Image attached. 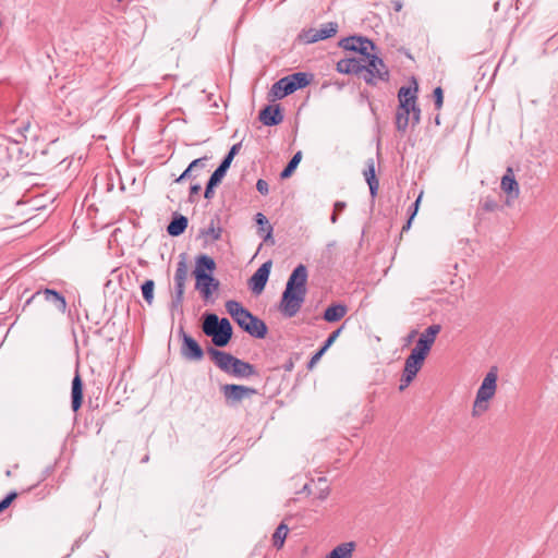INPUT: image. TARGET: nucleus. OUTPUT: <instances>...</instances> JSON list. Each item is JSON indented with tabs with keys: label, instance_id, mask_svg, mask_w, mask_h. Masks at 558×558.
I'll return each instance as SVG.
<instances>
[{
	"label": "nucleus",
	"instance_id": "1",
	"mask_svg": "<svg viewBox=\"0 0 558 558\" xmlns=\"http://www.w3.org/2000/svg\"><path fill=\"white\" fill-rule=\"evenodd\" d=\"M337 71L343 74H355L368 85H376L380 82H388L390 73L383 59L378 56H371L369 60L344 58L337 62Z\"/></svg>",
	"mask_w": 558,
	"mask_h": 558
},
{
	"label": "nucleus",
	"instance_id": "2",
	"mask_svg": "<svg viewBox=\"0 0 558 558\" xmlns=\"http://www.w3.org/2000/svg\"><path fill=\"white\" fill-rule=\"evenodd\" d=\"M307 268L303 264L292 270L279 303V311L284 317H294L300 312L307 293Z\"/></svg>",
	"mask_w": 558,
	"mask_h": 558
},
{
	"label": "nucleus",
	"instance_id": "3",
	"mask_svg": "<svg viewBox=\"0 0 558 558\" xmlns=\"http://www.w3.org/2000/svg\"><path fill=\"white\" fill-rule=\"evenodd\" d=\"M203 332L211 338L215 347H226L233 336V328L228 318H219L215 313H205L202 323Z\"/></svg>",
	"mask_w": 558,
	"mask_h": 558
},
{
	"label": "nucleus",
	"instance_id": "4",
	"mask_svg": "<svg viewBox=\"0 0 558 558\" xmlns=\"http://www.w3.org/2000/svg\"><path fill=\"white\" fill-rule=\"evenodd\" d=\"M314 75L306 72H295L278 80L270 88L276 99H282L298 89L304 88L312 82Z\"/></svg>",
	"mask_w": 558,
	"mask_h": 558
},
{
	"label": "nucleus",
	"instance_id": "5",
	"mask_svg": "<svg viewBox=\"0 0 558 558\" xmlns=\"http://www.w3.org/2000/svg\"><path fill=\"white\" fill-rule=\"evenodd\" d=\"M497 367H492L484 377L473 403L472 415L480 416L488 410V401L495 396L497 389Z\"/></svg>",
	"mask_w": 558,
	"mask_h": 558
},
{
	"label": "nucleus",
	"instance_id": "6",
	"mask_svg": "<svg viewBox=\"0 0 558 558\" xmlns=\"http://www.w3.org/2000/svg\"><path fill=\"white\" fill-rule=\"evenodd\" d=\"M412 84L411 86H401L398 92V99H399V108L400 110H410L412 111V124L416 125L421 121V109L416 104L417 100V92H418V85L414 77H412Z\"/></svg>",
	"mask_w": 558,
	"mask_h": 558
},
{
	"label": "nucleus",
	"instance_id": "7",
	"mask_svg": "<svg viewBox=\"0 0 558 558\" xmlns=\"http://www.w3.org/2000/svg\"><path fill=\"white\" fill-rule=\"evenodd\" d=\"M187 271H189V269H187L185 256L181 255L180 260L177 263V268H175V272H174L175 294L171 301L172 310L181 308V305H182V302L184 299V289H185V281L187 279Z\"/></svg>",
	"mask_w": 558,
	"mask_h": 558
},
{
	"label": "nucleus",
	"instance_id": "8",
	"mask_svg": "<svg viewBox=\"0 0 558 558\" xmlns=\"http://www.w3.org/2000/svg\"><path fill=\"white\" fill-rule=\"evenodd\" d=\"M339 25L337 22H328L320 26V28H308L303 29L299 39L304 44H314L319 40L328 39L333 37L338 32Z\"/></svg>",
	"mask_w": 558,
	"mask_h": 558
},
{
	"label": "nucleus",
	"instance_id": "9",
	"mask_svg": "<svg viewBox=\"0 0 558 558\" xmlns=\"http://www.w3.org/2000/svg\"><path fill=\"white\" fill-rule=\"evenodd\" d=\"M339 47L343 48L344 50L359 52L362 54L365 60H369L371 56H376L375 53H371L368 49L375 50L376 46L375 44L363 36H349L345 38H342L339 41Z\"/></svg>",
	"mask_w": 558,
	"mask_h": 558
},
{
	"label": "nucleus",
	"instance_id": "10",
	"mask_svg": "<svg viewBox=\"0 0 558 558\" xmlns=\"http://www.w3.org/2000/svg\"><path fill=\"white\" fill-rule=\"evenodd\" d=\"M179 336L182 340L180 348L182 357L187 361H201L204 357V350L199 343L192 336L187 335L182 326L179 329Z\"/></svg>",
	"mask_w": 558,
	"mask_h": 558
},
{
	"label": "nucleus",
	"instance_id": "11",
	"mask_svg": "<svg viewBox=\"0 0 558 558\" xmlns=\"http://www.w3.org/2000/svg\"><path fill=\"white\" fill-rule=\"evenodd\" d=\"M228 405L240 403L245 398L257 393V390L243 385L226 384L220 388Z\"/></svg>",
	"mask_w": 558,
	"mask_h": 558
},
{
	"label": "nucleus",
	"instance_id": "12",
	"mask_svg": "<svg viewBox=\"0 0 558 558\" xmlns=\"http://www.w3.org/2000/svg\"><path fill=\"white\" fill-rule=\"evenodd\" d=\"M272 262L269 259L262 264L259 268L248 279V288L254 294H260L268 281Z\"/></svg>",
	"mask_w": 558,
	"mask_h": 558
},
{
	"label": "nucleus",
	"instance_id": "13",
	"mask_svg": "<svg viewBox=\"0 0 558 558\" xmlns=\"http://www.w3.org/2000/svg\"><path fill=\"white\" fill-rule=\"evenodd\" d=\"M440 330V325L434 324L428 326L424 332L421 333L415 343V347L412 350H415L416 352L427 356Z\"/></svg>",
	"mask_w": 558,
	"mask_h": 558
},
{
	"label": "nucleus",
	"instance_id": "14",
	"mask_svg": "<svg viewBox=\"0 0 558 558\" xmlns=\"http://www.w3.org/2000/svg\"><path fill=\"white\" fill-rule=\"evenodd\" d=\"M195 289L199 291L202 298L207 301L211 298L214 291L218 290L219 281L213 276L207 275H195Z\"/></svg>",
	"mask_w": 558,
	"mask_h": 558
},
{
	"label": "nucleus",
	"instance_id": "15",
	"mask_svg": "<svg viewBox=\"0 0 558 558\" xmlns=\"http://www.w3.org/2000/svg\"><path fill=\"white\" fill-rule=\"evenodd\" d=\"M226 310L228 314L234 319V322L243 329V326L248 323L252 317V313L245 308L240 302L235 300H229L226 302Z\"/></svg>",
	"mask_w": 558,
	"mask_h": 558
},
{
	"label": "nucleus",
	"instance_id": "16",
	"mask_svg": "<svg viewBox=\"0 0 558 558\" xmlns=\"http://www.w3.org/2000/svg\"><path fill=\"white\" fill-rule=\"evenodd\" d=\"M207 353L216 364L218 368H220L222 372L230 375L232 366L235 361V356H233L231 353L218 350L216 348H208Z\"/></svg>",
	"mask_w": 558,
	"mask_h": 558
},
{
	"label": "nucleus",
	"instance_id": "17",
	"mask_svg": "<svg viewBox=\"0 0 558 558\" xmlns=\"http://www.w3.org/2000/svg\"><path fill=\"white\" fill-rule=\"evenodd\" d=\"M258 119L266 126H275L283 121V114L280 105H267L258 114Z\"/></svg>",
	"mask_w": 558,
	"mask_h": 558
},
{
	"label": "nucleus",
	"instance_id": "18",
	"mask_svg": "<svg viewBox=\"0 0 558 558\" xmlns=\"http://www.w3.org/2000/svg\"><path fill=\"white\" fill-rule=\"evenodd\" d=\"M363 174H364L365 181L368 184L371 196L373 198L376 197V195L378 193L379 182H378V179H377L376 172H375L374 158H368L366 160V168L363 171Z\"/></svg>",
	"mask_w": 558,
	"mask_h": 558
},
{
	"label": "nucleus",
	"instance_id": "19",
	"mask_svg": "<svg viewBox=\"0 0 558 558\" xmlns=\"http://www.w3.org/2000/svg\"><path fill=\"white\" fill-rule=\"evenodd\" d=\"M500 187L509 197L517 198L519 196V184L511 168H508L505 175L502 177Z\"/></svg>",
	"mask_w": 558,
	"mask_h": 558
},
{
	"label": "nucleus",
	"instance_id": "20",
	"mask_svg": "<svg viewBox=\"0 0 558 558\" xmlns=\"http://www.w3.org/2000/svg\"><path fill=\"white\" fill-rule=\"evenodd\" d=\"M243 330L257 339H264L267 335V325L258 317L252 315L248 323L243 326Z\"/></svg>",
	"mask_w": 558,
	"mask_h": 558
},
{
	"label": "nucleus",
	"instance_id": "21",
	"mask_svg": "<svg viewBox=\"0 0 558 558\" xmlns=\"http://www.w3.org/2000/svg\"><path fill=\"white\" fill-rule=\"evenodd\" d=\"M230 375L236 378H248L257 375V371L253 364L236 357Z\"/></svg>",
	"mask_w": 558,
	"mask_h": 558
},
{
	"label": "nucleus",
	"instance_id": "22",
	"mask_svg": "<svg viewBox=\"0 0 558 558\" xmlns=\"http://www.w3.org/2000/svg\"><path fill=\"white\" fill-rule=\"evenodd\" d=\"M189 219L178 213H174L171 221L167 226V232L171 236H180L187 228Z\"/></svg>",
	"mask_w": 558,
	"mask_h": 558
},
{
	"label": "nucleus",
	"instance_id": "23",
	"mask_svg": "<svg viewBox=\"0 0 558 558\" xmlns=\"http://www.w3.org/2000/svg\"><path fill=\"white\" fill-rule=\"evenodd\" d=\"M425 359L426 355L412 350L410 355L405 359L403 371L416 377L417 373L424 364Z\"/></svg>",
	"mask_w": 558,
	"mask_h": 558
},
{
	"label": "nucleus",
	"instance_id": "24",
	"mask_svg": "<svg viewBox=\"0 0 558 558\" xmlns=\"http://www.w3.org/2000/svg\"><path fill=\"white\" fill-rule=\"evenodd\" d=\"M501 209L499 203L492 196H485L480 199L478 207L476 209L475 218L478 221L484 219L486 213H494Z\"/></svg>",
	"mask_w": 558,
	"mask_h": 558
},
{
	"label": "nucleus",
	"instance_id": "25",
	"mask_svg": "<svg viewBox=\"0 0 558 558\" xmlns=\"http://www.w3.org/2000/svg\"><path fill=\"white\" fill-rule=\"evenodd\" d=\"M216 269V263L213 257L202 254L196 257L195 269L193 275H207L213 274Z\"/></svg>",
	"mask_w": 558,
	"mask_h": 558
},
{
	"label": "nucleus",
	"instance_id": "26",
	"mask_svg": "<svg viewBox=\"0 0 558 558\" xmlns=\"http://www.w3.org/2000/svg\"><path fill=\"white\" fill-rule=\"evenodd\" d=\"M348 313V306L341 303H335L329 305L324 314L323 318L328 323H335L340 320Z\"/></svg>",
	"mask_w": 558,
	"mask_h": 558
},
{
	"label": "nucleus",
	"instance_id": "27",
	"mask_svg": "<svg viewBox=\"0 0 558 558\" xmlns=\"http://www.w3.org/2000/svg\"><path fill=\"white\" fill-rule=\"evenodd\" d=\"M71 398L72 409L73 411H77L81 408L83 400V384L78 373H76L72 380Z\"/></svg>",
	"mask_w": 558,
	"mask_h": 558
},
{
	"label": "nucleus",
	"instance_id": "28",
	"mask_svg": "<svg viewBox=\"0 0 558 558\" xmlns=\"http://www.w3.org/2000/svg\"><path fill=\"white\" fill-rule=\"evenodd\" d=\"M241 146H242L241 142L232 145L230 150L228 151V154L223 157L222 161L220 162V165L217 167V169L214 172L217 173L219 177L225 178L228 169L231 166V162H232L234 156L239 153Z\"/></svg>",
	"mask_w": 558,
	"mask_h": 558
},
{
	"label": "nucleus",
	"instance_id": "29",
	"mask_svg": "<svg viewBox=\"0 0 558 558\" xmlns=\"http://www.w3.org/2000/svg\"><path fill=\"white\" fill-rule=\"evenodd\" d=\"M201 236H204L209 242H215L221 239L222 228L219 226V218H213L207 229H202Z\"/></svg>",
	"mask_w": 558,
	"mask_h": 558
},
{
	"label": "nucleus",
	"instance_id": "30",
	"mask_svg": "<svg viewBox=\"0 0 558 558\" xmlns=\"http://www.w3.org/2000/svg\"><path fill=\"white\" fill-rule=\"evenodd\" d=\"M255 221L259 229L258 233L263 236L264 241L268 243V239H271V233L274 231L272 226L269 223L267 217L262 213H257L255 215Z\"/></svg>",
	"mask_w": 558,
	"mask_h": 558
},
{
	"label": "nucleus",
	"instance_id": "31",
	"mask_svg": "<svg viewBox=\"0 0 558 558\" xmlns=\"http://www.w3.org/2000/svg\"><path fill=\"white\" fill-rule=\"evenodd\" d=\"M355 544L353 542L342 543L336 546L326 558H351Z\"/></svg>",
	"mask_w": 558,
	"mask_h": 558
},
{
	"label": "nucleus",
	"instance_id": "32",
	"mask_svg": "<svg viewBox=\"0 0 558 558\" xmlns=\"http://www.w3.org/2000/svg\"><path fill=\"white\" fill-rule=\"evenodd\" d=\"M410 122H412V111L405 110V112H404L403 110H400V108L398 107L397 112H396L397 130L399 132L404 133L407 131Z\"/></svg>",
	"mask_w": 558,
	"mask_h": 558
},
{
	"label": "nucleus",
	"instance_id": "33",
	"mask_svg": "<svg viewBox=\"0 0 558 558\" xmlns=\"http://www.w3.org/2000/svg\"><path fill=\"white\" fill-rule=\"evenodd\" d=\"M43 293H44L45 299L47 301H52V302L56 303L57 308L61 313L65 312V310H66V302H65V299L62 295H60L57 291L51 290V289H45L43 291Z\"/></svg>",
	"mask_w": 558,
	"mask_h": 558
},
{
	"label": "nucleus",
	"instance_id": "34",
	"mask_svg": "<svg viewBox=\"0 0 558 558\" xmlns=\"http://www.w3.org/2000/svg\"><path fill=\"white\" fill-rule=\"evenodd\" d=\"M288 532H289V529H288L287 524L280 523L277 526V529L275 530V533L272 534V545L275 548L280 549L283 547Z\"/></svg>",
	"mask_w": 558,
	"mask_h": 558
},
{
	"label": "nucleus",
	"instance_id": "35",
	"mask_svg": "<svg viewBox=\"0 0 558 558\" xmlns=\"http://www.w3.org/2000/svg\"><path fill=\"white\" fill-rule=\"evenodd\" d=\"M204 159H195L193 160L189 167L181 173L179 178L175 179L177 183H181L184 180H192L197 178V173L194 174V168H202L204 165Z\"/></svg>",
	"mask_w": 558,
	"mask_h": 558
},
{
	"label": "nucleus",
	"instance_id": "36",
	"mask_svg": "<svg viewBox=\"0 0 558 558\" xmlns=\"http://www.w3.org/2000/svg\"><path fill=\"white\" fill-rule=\"evenodd\" d=\"M301 159H302V153L301 151L295 153L293 155V157L289 160L288 165L281 171L280 178L281 179L290 178L293 174V172L295 171Z\"/></svg>",
	"mask_w": 558,
	"mask_h": 558
},
{
	"label": "nucleus",
	"instance_id": "37",
	"mask_svg": "<svg viewBox=\"0 0 558 558\" xmlns=\"http://www.w3.org/2000/svg\"><path fill=\"white\" fill-rule=\"evenodd\" d=\"M143 299L150 305L154 300L155 282L151 279H147L141 287Z\"/></svg>",
	"mask_w": 558,
	"mask_h": 558
},
{
	"label": "nucleus",
	"instance_id": "38",
	"mask_svg": "<svg viewBox=\"0 0 558 558\" xmlns=\"http://www.w3.org/2000/svg\"><path fill=\"white\" fill-rule=\"evenodd\" d=\"M433 98H434L435 108L437 110H440L444 105V90L440 86H438L434 89Z\"/></svg>",
	"mask_w": 558,
	"mask_h": 558
},
{
	"label": "nucleus",
	"instance_id": "39",
	"mask_svg": "<svg viewBox=\"0 0 558 558\" xmlns=\"http://www.w3.org/2000/svg\"><path fill=\"white\" fill-rule=\"evenodd\" d=\"M415 376L409 374L408 372L403 371V374L400 379L399 390L403 391L405 388L409 387V385L413 381Z\"/></svg>",
	"mask_w": 558,
	"mask_h": 558
},
{
	"label": "nucleus",
	"instance_id": "40",
	"mask_svg": "<svg viewBox=\"0 0 558 558\" xmlns=\"http://www.w3.org/2000/svg\"><path fill=\"white\" fill-rule=\"evenodd\" d=\"M343 329V326L339 327L338 329H336L335 331H332L328 338L326 339V341L324 342L323 344V348L328 350L329 347H331V344L336 341V339L339 337V335L341 333Z\"/></svg>",
	"mask_w": 558,
	"mask_h": 558
},
{
	"label": "nucleus",
	"instance_id": "41",
	"mask_svg": "<svg viewBox=\"0 0 558 558\" xmlns=\"http://www.w3.org/2000/svg\"><path fill=\"white\" fill-rule=\"evenodd\" d=\"M327 350L323 347L311 357L310 362L307 363V368L312 369L318 361L322 359V356L325 354Z\"/></svg>",
	"mask_w": 558,
	"mask_h": 558
},
{
	"label": "nucleus",
	"instance_id": "42",
	"mask_svg": "<svg viewBox=\"0 0 558 558\" xmlns=\"http://www.w3.org/2000/svg\"><path fill=\"white\" fill-rule=\"evenodd\" d=\"M318 483H319V484H324V485H325L324 487H322V488L319 489V493H318V495H317V498H318V499L324 500V499H326V498L328 497V495H329V487L326 485V478H324V477H319V478H318Z\"/></svg>",
	"mask_w": 558,
	"mask_h": 558
},
{
	"label": "nucleus",
	"instance_id": "43",
	"mask_svg": "<svg viewBox=\"0 0 558 558\" xmlns=\"http://www.w3.org/2000/svg\"><path fill=\"white\" fill-rule=\"evenodd\" d=\"M256 190L262 195H267L269 192V185H268L267 181H265L264 179H258L256 182Z\"/></svg>",
	"mask_w": 558,
	"mask_h": 558
},
{
	"label": "nucleus",
	"instance_id": "44",
	"mask_svg": "<svg viewBox=\"0 0 558 558\" xmlns=\"http://www.w3.org/2000/svg\"><path fill=\"white\" fill-rule=\"evenodd\" d=\"M16 493L9 494L2 501H0V512L7 509L11 502L16 498Z\"/></svg>",
	"mask_w": 558,
	"mask_h": 558
},
{
	"label": "nucleus",
	"instance_id": "45",
	"mask_svg": "<svg viewBox=\"0 0 558 558\" xmlns=\"http://www.w3.org/2000/svg\"><path fill=\"white\" fill-rule=\"evenodd\" d=\"M222 179V177H219L217 173L213 172L206 185L215 189L218 184L221 183Z\"/></svg>",
	"mask_w": 558,
	"mask_h": 558
},
{
	"label": "nucleus",
	"instance_id": "46",
	"mask_svg": "<svg viewBox=\"0 0 558 558\" xmlns=\"http://www.w3.org/2000/svg\"><path fill=\"white\" fill-rule=\"evenodd\" d=\"M201 190H202L201 184H198V183L192 184L190 186L189 202L193 203L194 202V195H197L201 192Z\"/></svg>",
	"mask_w": 558,
	"mask_h": 558
},
{
	"label": "nucleus",
	"instance_id": "47",
	"mask_svg": "<svg viewBox=\"0 0 558 558\" xmlns=\"http://www.w3.org/2000/svg\"><path fill=\"white\" fill-rule=\"evenodd\" d=\"M299 359V355H295V357L293 356H290L286 362L284 364L282 365V368L286 371V372H292L293 368H294V361Z\"/></svg>",
	"mask_w": 558,
	"mask_h": 558
},
{
	"label": "nucleus",
	"instance_id": "48",
	"mask_svg": "<svg viewBox=\"0 0 558 558\" xmlns=\"http://www.w3.org/2000/svg\"><path fill=\"white\" fill-rule=\"evenodd\" d=\"M421 198H422V193L418 195L416 201L411 205V208L413 209L411 215H410L411 219H413L415 217V215H416V213L418 210Z\"/></svg>",
	"mask_w": 558,
	"mask_h": 558
},
{
	"label": "nucleus",
	"instance_id": "49",
	"mask_svg": "<svg viewBox=\"0 0 558 558\" xmlns=\"http://www.w3.org/2000/svg\"><path fill=\"white\" fill-rule=\"evenodd\" d=\"M199 159H204L203 160L204 165L202 166V168H194V174L197 173V177L199 175L201 172L206 170L209 157L208 156H204V157H201Z\"/></svg>",
	"mask_w": 558,
	"mask_h": 558
},
{
	"label": "nucleus",
	"instance_id": "50",
	"mask_svg": "<svg viewBox=\"0 0 558 558\" xmlns=\"http://www.w3.org/2000/svg\"><path fill=\"white\" fill-rule=\"evenodd\" d=\"M345 207L347 204L344 202L338 201L333 205V211H336V214H340L341 211L344 210Z\"/></svg>",
	"mask_w": 558,
	"mask_h": 558
},
{
	"label": "nucleus",
	"instance_id": "51",
	"mask_svg": "<svg viewBox=\"0 0 558 558\" xmlns=\"http://www.w3.org/2000/svg\"><path fill=\"white\" fill-rule=\"evenodd\" d=\"M214 195H215V189L209 187V186H207V185H206V187H205V193H204V197H205L206 199H211V198L214 197Z\"/></svg>",
	"mask_w": 558,
	"mask_h": 558
},
{
	"label": "nucleus",
	"instance_id": "52",
	"mask_svg": "<svg viewBox=\"0 0 558 558\" xmlns=\"http://www.w3.org/2000/svg\"><path fill=\"white\" fill-rule=\"evenodd\" d=\"M133 0H116V2L118 3H121V9H120V12L121 13H124L128 9V5L132 2Z\"/></svg>",
	"mask_w": 558,
	"mask_h": 558
},
{
	"label": "nucleus",
	"instance_id": "53",
	"mask_svg": "<svg viewBox=\"0 0 558 558\" xmlns=\"http://www.w3.org/2000/svg\"><path fill=\"white\" fill-rule=\"evenodd\" d=\"M391 3L396 12L401 11L403 4L400 0H392Z\"/></svg>",
	"mask_w": 558,
	"mask_h": 558
},
{
	"label": "nucleus",
	"instance_id": "54",
	"mask_svg": "<svg viewBox=\"0 0 558 558\" xmlns=\"http://www.w3.org/2000/svg\"><path fill=\"white\" fill-rule=\"evenodd\" d=\"M121 5H122L121 3H118V2L114 1V2L111 3V10L112 11H117V13H121L120 12Z\"/></svg>",
	"mask_w": 558,
	"mask_h": 558
},
{
	"label": "nucleus",
	"instance_id": "55",
	"mask_svg": "<svg viewBox=\"0 0 558 558\" xmlns=\"http://www.w3.org/2000/svg\"><path fill=\"white\" fill-rule=\"evenodd\" d=\"M412 220H413V219H411V217H409V219H408L407 223L402 227V231H407V230H409V229H410L411 223H412Z\"/></svg>",
	"mask_w": 558,
	"mask_h": 558
},
{
	"label": "nucleus",
	"instance_id": "56",
	"mask_svg": "<svg viewBox=\"0 0 558 558\" xmlns=\"http://www.w3.org/2000/svg\"><path fill=\"white\" fill-rule=\"evenodd\" d=\"M338 215H339V214H336V211H333V213L331 214V216H330V221H331L332 223H336V222H337V220H338Z\"/></svg>",
	"mask_w": 558,
	"mask_h": 558
},
{
	"label": "nucleus",
	"instance_id": "57",
	"mask_svg": "<svg viewBox=\"0 0 558 558\" xmlns=\"http://www.w3.org/2000/svg\"><path fill=\"white\" fill-rule=\"evenodd\" d=\"M39 292H37L36 294L32 295L31 299L27 300L26 304H29L34 299L35 296L38 294Z\"/></svg>",
	"mask_w": 558,
	"mask_h": 558
},
{
	"label": "nucleus",
	"instance_id": "58",
	"mask_svg": "<svg viewBox=\"0 0 558 558\" xmlns=\"http://www.w3.org/2000/svg\"><path fill=\"white\" fill-rule=\"evenodd\" d=\"M113 187V184L107 182L106 191H110Z\"/></svg>",
	"mask_w": 558,
	"mask_h": 558
},
{
	"label": "nucleus",
	"instance_id": "59",
	"mask_svg": "<svg viewBox=\"0 0 558 558\" xmlns=\"http://www.w3.org/2000/svg\"><path fill=\"white\" fill-rule=\"evenodd\" d=\"M268 242H270L271 244H274V243H275L274 238L271 236V239H268Z\"/></svg>",
	"mask_w": 558,
	"mask_h": 558
},
{
	"label": "nucleus",
	"instance_id": "60",
	"mask_svg": "<svg viewBox=\"0 0 558 558\" xmlns=\"http://www.w3.org/2000/svg\"><path fill=\"white\" fill-rule=\"evenodd\" d=\"M147 460H148V456H146V457L142 460V462H146Z\"/></svg>",
	"mask_w": 558,
	"mask_h": 558
},
{
	"label": "nucleus",
	"instance_id": "61",
	"mask_svg": "<svg viewBox=\"0 0 558 558\" xmlns=\"http://www.w3.org/2000/svg\"><path fill=\"white\" fill-rule=\"evenodd\" d=\"M435 121L437 124H439V117H436Z\"/></svg>",
	"mask_w": 558,
	"mask_h": 558
}]
</instances>
